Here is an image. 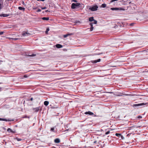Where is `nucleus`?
<instances>
[{
	"label": "nucleus",
	"mask_w": 148,
	"mask_h": 148,
	"mask_svg": "<svg viewBox=\"0 0 148 148\" xmlns=\"http://www.w3.org/2000/svg\"><path fill=\"white\" fill-rule=\"evenodd\" d=\"M22 117L23 118H28V119H29L30 118L29 116H27V115H25L24 116H23V117Z\"/></svg>",
	"instance_id": "obj_21"
},
{
	"label": "nucleus",
	"mask_w": 148,
	"mask_h": 148,
	"mask_svg": "<svg viewBox=\"0 0 148 148\" xmlns=\"http://www.w3.org/2000/svg\"><path fill=\"white\" fill-rule=\"evenodd\" d=\"M42 19L43 20L48 21L49 19V18L48 17H44L42 18Z\"/></svg>",
	"instance_id": "obj_17"
},
{
	"label": "nucleus",
	"mask_w": 148,
	"mask_h": 148,
	"mask_svg": "<svg viewBox=\"0 0 148 148\" xmlns=\"http://www.w3.org/2000/svg\"><path fill=\"white\" fill-rule=\"evenodd\" d=\"M33 99L32 97L30 99V100L31 101H32L33 100ZM28 100L29 101V99Z\"/></svg>",
	"instance_id": "obj_33"
},
{
	"label": "nucleus",
	"mask_w": 148,
	"mask_h": 148,
	"mask_svg": "<svg viewBox=\"0 0 148 148\" xmlns=\"http://www.w3.org/2000/svg\"><path fill=\"white\" fill-rule=\"evenodd\" d=\"M1 84V83H0V84Z\"/></svg>",
	"instance_id": "obj_44"
},
{
	"label": "nucleus",
	"mask_w": 148,
	"mask_h": 148,
	"mask_svg": "<svg viewBox=\"0 0 148 148\" xmlns=\"http://www.w3.org/2000/svg\"><path fill=\"white\" fill-rule=\"evenodd\" d=\"M142 118V116H138V119H140Z\"/></svg>",
	"instance_id": "obj_32"
},
{
	"label": "nucleus",
	"mask_w": 148,
	"mask_h": 148,
	"mask_svg": "<svg viewBox=\"0 0 148 148\" xmlns=\"http://www.w3.org/2000/svg\"><path fill=\"white\" fill-rule=\"evenodd\" d=\"M84 5H81L79 3H73L72 4L71 8L72 9H74L76 8L77 7L79 6L81 8H83L84 7Z\"/></svg>",
	"instance_id": "obj_1"
},
{
	"label": "nucleus",
	"mask_w": 148,
	"mask_h": 148,
	"mask_svg": "<svg viewBox=\"0 0 148 148\" xmlns=\"http://www.w3.org/2000/svg\"><path fill=\"white\" fill-rule=\"evenodd\" d=\"M147 50H148V49Z\"/></svg>",
	"instance_id": "obj_45"
},
{
	"label": "nucleus",
	"mask_w": 148,
	"mask_h": 148,
	"mask_svg": "<svg viewBox=\"0 0 148 148\" xmlns=\"http://www.w3.org/2000/svg\"><path fill=\"white\" fill-rule=\"evenodd\" d=\"M9 38L10 39H12V40H16L19 39V38Z\"/></svg>",
	"instance_id": "obj_22"
},
{
	"label": "nucleus",
	"mask_w": 148,
	"mask_h": 148,
	"mask_svg": "<svg viewBox=\"0 0 148 148\" xmlns=\"http://www.w3.org/2000/svg\"><path fill=\"white\" fill-rule=\"evenodd\" d=\"M49 28H48L45 31V33L47 34L48 33V32L49 31Z\"/></svg>",
	"instance_id": "obj_23"
},
{
	"label": "nucleus",
	"mask_w": 148,
	"mask_h": 148,
	"mask_svg": "<svg viewBox=\"0 0 148 148\" xmlns=\"http://www.w3.org/2000/svg\"><path fill=\"white\" fill-rule=\"evenodd\" d=\"M50 131L51 132H55L56 131L54 130V127H52L51 128Z\"/></svg>",
	"instance_id": "obj_19"
},
{
	"label": "nucleus",
	"mask_w": 148,
	"mask_h": 148,
	"mask_svg": "<svg viewBox=\"0 0 148 148\" xmlns=\"http://www.w3.org/2000/svg\"><path fill=\"white\" fill-rule=\"evenodd\" d=\"M92 25H93V23H90V26H91V27L90 29V31H92L94 27Z\"/></svg>",
	"instance_id": "obj_10"
},
{
	"label": "nucleus",
	"mask_w": 148,
	"mask_h": 148,
	"mask_svg": "<svg viewBox=\"0 0 148 148\" xmlns=\"http://www.w3.org/2000/svg\"><path fill=\"white\" fill-rule=\"evenodd\" d=\"M130 25H131V26H132L133 25V23H131V24H130Z\"/></svg>",
	"instance_id": "obj_42"
},
{
	"label": "nucleus",
	"mask_w": 148,
	"mask_h": 148,
	"mask_svg": "<svg viewBox=\"0 0 148 148\" xmlns=\"http://www.w3.org/2000/svg\"><path fill=\"white\" fill-rule=\"evenodd\" d=\"M41 11V10L40 9H38V10L37 11V12H40Z\"/></svg>",
	"instance_id": "obj_35"
},
{
	"label": "nucleus",
	"mask_w": 148,
	"mask_h": 148,
	"mask_svg": "<svg viewBox=\"0 0 148 148\" xmlns=\"http://www.w3.org/2000/svg\"><path fill=\"white\" fill-rule=\"evenodd\" d=\"M120 137H121V139H124V137L121 135V136H120Z\"/></svg>",
	"instance_id": "obj_29"
},
{
	"label": "nucleus",
	"mask_w": 148,
	"mask_h": 148,
	"mask_svg": "<svg viewBox=\"0 0 148 148\" xmlns=\"http://www.w3.org/2000/svg\"><path fill=\"white\" fill-rule=\"evenodd\" d=\"M106 6V5L105 3H103L101 5V7L102 8H105Z\"/></svg>",
	"instance_id": "obj_20"
},
{
	"label": "nucleus",
	"mask_w": 148,
	"mask_h": 148,
	"mask_svg": "<svg viewBox=\"0 0 148 148\" xmlns=\"http://www.w3.org/2000/svg\"><path fill=\"white\" fill-rule=\"evenodd\" d=\"M49 103V102L48 101H45L44 102V104L45 106H47Z\"/></svg>",
	"instance_id": "obj_16"
},
{
	"label": "nucleus",
	"mask_w": 148,
	"mask_h": 148,
	"mask_svg": "<svg viewBox=\"0 0 148 148\" xmlns=\"http://www.w3.org/2000/svg\"><path fill=\"white\" fill-rule=\"evenodd\" d=\"M100 61H101V59H99L98 60H96L92 61V62L93 63H96L97 62H100Z\"/></svg>",
	"instance_id": "obj_12"
},
{
	"label": "nucleus",
	"mask_w": 148,
	"mask_h": 148,
	"mask_svg": "<svg viewBox=\"0 0 148 148\" xmlns=\"http://www.w3.org/2000/svg\"><path fill=\"white\" fill-rule=\"evenodd\" d=\"M69 35H70V34H66V35H64V38H66L68 36H69Z\"/></svg>",
	"instance_id": "obj_24"
},
{
	"label": "nucleus",
	"mask_w": 148,
	"mask_h": 148,
	"mask_svg": "<svg viewBox=\"0 0 148 148\" xmlns=\"http://www.w3.org/2000/svg\"><path fill=\"white\" fill-rule=\"evenodd\" d=\"M30 35V34L28 33V32H23L22 34V35L23 36H27V35Z\"/></svg>",
	"instance_id": "obj_6"
},
{
	"label": "nucleus",
	"mask_w": 148,
	"mask_h": 148,
	"mask_svg": "<svg viewBox=\"0 0 148 148\" xmlns=\"http://www.w3.org/2000/svg\"><path fill=\"white\" fill-rule=\"evenodd\" d=\"M40 108V107H37L36 108H33L32 109L35 112H38Z\"/></svg>",
	"instance_id": "obj_8"
},
{
	"label": "nucleus",
	"mask_w": 148,
	"mask_h": 148,
	"mask_svg": "<svg viewBox=\"0 0 148 148\" xmlns=\"http://www.w3.org/2000/svg\"><path fill=\"white\" fill-rule=\"evenodd\" d=\"M125 95L126 96H132V95H131V94H125Z\"/></svg>",
	"instance_id": "obj_36"
},
{
	"label": "nucleus",
	"mask_w": 148,
	"mask_h": 148,
	"mask_svg": "<svg viewBox=\"0 0 148 148\" xmlns=\"http://www.w3.org/2000/svg\"><path fill=\"white\" fill-rule=\"evenodd\" d=\"M110 9L112 10H124L122 8H112Z\"/></svg>",
	"instance_id": "obj_3"
},
{
	"label": "nucleus",
	"mask_w": 148,
	"mask_h": 148,
	"mask_svg": "<svg viewBox=\"0 0 148 148\" xmlns=\"http://www.w3.org/2000/svg\"><path fill=\"white\" fill-rule=\"evenodd\" d=\"M97 143L96 141H95L94 142V143Z\"/></svg>",
	"instance_id": "obj_41"
},
{
	"label": "nucleus",
	"mask_w": 148,
	"mask_h": 148,
	"mask_svg": "<svg viewBox=\"0 0 148 148\" xmlns=\"http://www.w3.org/2000/svg\"><path fill=\"white\" fill-rule=\"evenodd\" d=\"M36 55V54H33L31 55H29V56H35Z\"/></svg>",
	"instance_id": "obj_28"
},
{
	"label": "nucleus",
	"mask_w": 148,
	"mask_h": 148,
	"mask_svg": "<svg viewBox=\"0 0 148 148\" xmlns=\"http://www.w3.org/2000/svg\"><path fill=\"white\" fill-rule=\"evenodd\" d=\"M110 133V131H108L105 134L106 135H107L108 134H109Z\"/></svg>",
	"instance_id": "obj_27"
},
{
	"label": "nucleus",
	"mask_w": 148,
	"mask_h": 148,
	"mask_svg": "<svg viewBox=\"0 0 148 148\" xmlns=\"http://www.w3.org/2000/svg\"><path fill=\"white\" fill-rule=\"evenodd\" d=\"M24 77H25V78H26V77H27V76L26 75H25L24 76Z\"/></svg>",
	"instance_id": "obj_39"
},
{
	"label": "nucleus",
	"mask_w": 148,
	"mask_h": 148,
	"mask_svg": "<svg viewBox=\"0 0 148 148\" xmlns=\"http://www.w3.org/2000/svg\"><path fill=\"white\" fill-rule=\"evenodd\" d=\"M2 8V5L1 4H0V10Z\"/></svg>",
	"instance_id": "obj_31"
},
{
	"label": "nucleus",
	"mask_w": 148,
	"mask_h": 148,
	"mask_svg": "<svg viewBox=\"0 0 148 148\" xmlns=\"http://www.w3.org/2000/svg\"><path fill=\"white\" fill-rule=\"evenodd\" d=\"M0 121H14V119H3V118H0Z\"/></svg>",
	"instance_id": "obj_7"
},
{
	"label": "nucleus",
	"mask_w": 148,
	"mask_h": 148,
	"mask_svg": "<svg viewBox=\"0 0 148 148\" xmlns=\"http://www.w3.org/2000/svg\"><path fill=\"white\" fill-rule=\"evenodd\" d=\"M7 131L8 132H12V130L10 128H9L7 130Z\"/></svg>",
	"instance_id": "obj_26"
},
{
	"label": "nucleus",
	"mask_w": 148,
	"mask_h": 148,
	"mask_svg": "<svg viewBox=\"0 0 148 148\" xmlns=\"http://www.w3.org/2000/svg\"><path fill=\"white\" fill-rule=\"evenodd\" d=\"M46 8V7H44L41 8V9L42 10H44Z\"/></svg>",
	"instance_id": "obj_34"
},
{
	"label": "nucleus",
	"mask_w": 148,
	"mask_h": 148,
	"mask_svg": "<svg viewBox=\"0 0 148 148\" xmlns=\"http://www.w3.org/2000/svg\"><path fill=\"white\" fill-rule=\"evenodd\" d=\"M47 11H48V10H47L45 12H47Z\"/></svg>",
	"instance_id": "obj_43"
},
{
	"label": "nucleus",
	"mask_w": 148,
	"mask_h": 148,
	"mask_svg": "<svg viewBox=\"0 0 148 148\" xmlns=\"http://www.w3.org/2000/svg\"><path fill=\"white\" fill-rule=\"evenodd\" d=\"M86 114H89V115H93L94 116H97L96 115L94 114V113L90 111L86 112L85 113Z\"/></svg>",
	"instance_id": "obj_5"
},
{
	"label": "nucleus",
	"mask_w": 148,
	"mask_h": 148,
	"mask_svg": "<svg viewBox=\"0 0 148 148\" xmlns=\"http://www.w3.org/2000/svg\"><path fill=\"white\" fill-rule=\"evenodd\" d=\"M3 33V32H0V35L2 34Z\"/></svg>",
	"instance_id": "obj_37"
},
{
	"label": "nucleus",
	"mask_w": 148,
	"mask_h": 148,
	"mask_svg": "<svg viewBox=\"0 0 148 148\" xmlns=\"http://www.w3.org/2000/svg\"><path fill=\"white\" fill-rule=\"evenodd\" d=\"M94 20L93 17H90L89 18V21L90 22H92Z\"/></svg>",
	"instance_id": "obj_14"
},
{
	"label": "nucleus",
	"mask_w": 148,
	"mask_h": 148,
	"mask_svg": "<svg viewBox=\"0 0 148 148\" xmlns=\"http://www.w3.org/2000/svg\"><path fill=\"white\" fill-rule=\"evenodd\" d=\"M18 9L20 10H23V11H24L25 9L24 8L21 7H18Z\"/></svg>",
	"instance_id": "obj_15"
},
{
	"label": "nucleus",
	"mask_w": 148,
	"mask_h": 148,
	"mask_svg": "<svg viewBox=\"0 0 148 148\" xmlns=\"http://www.w3.org/2000/svg\"><path fill=\"white\" fill-rule=\"evenodd\" d=\"M87 8H88L89 10L91 11H94L97 10V9L98 8V6L97 5H95L92 6H88Z\"/></svg>",
	"instance_id": "obj_2"
},
{
	"label": "nucleus",
	"mask_w": 148,
	"mask_h": 148,
	"mask_svg": "<svg viewBox=\"0 0 148 148\" xmlns=\"http://www.w3.org/2000/svg\"><path fill=\"white\" fill-rule=\"evenodd\" d=\"M37 1H44L45 0H37Z\"/></svg>",
	"instance_id": "obj_40"
},
{
	"label": "nucleus",
	"mask_w": 148,
	"mask_h": 148,
	"mask_svg": "<svg viewBox=\"0 0 148 148\" xmlns=\"http://www.w3.org/2000/svg\"><path fill=\"white\" fill-rule=\"evenodd\" d=\"M54 141L56 143H59L60 142V140L58 138L55 139Z\"/></svg>",
	"instance_id": "obj_13"
},
{
	"label": "nucleus",
	"mask_w": 148,
	"mask_h": 148,
	"mask_svg": "<svg viewBox=\"0 0 148 148\" xmlns=\"http://www.w3.org/2000/svg\"><path fill=\"white\" fill-rule=\"evenodd\" d=\"M16 139H17V140L18 141H21V138H16Z\"/></svg>",
	"instance_id": "obj_30"
},
{
	"label": "nucleus",
	"mask_w": 148,
	"mask_h": 148,
	"mask_svg": "<svg viewBox=\"0 0 148 148\" xmlns=\"http://www.w3.org/2000/svg\"><path fill=\"white\" fill-rule=\"evenodd\" d=\"M146 103H138L136 104H135L133 105V107H140L141 106H143L146 105Z\"/></svg>",
	"instance_id": "obj_4"
},
{
	"label": "nucleus",
	"mask_w": 148,
	"mask_h": 148,
	"mask_svg": "<svg viewBox=\"0 0 148 148\" xmlns=\"http://www.w3.org/2000/svg\"><path fill=\"white\" fill-rule=\"evenodd\" d=\"M9 15L8 14H0V16L1 17H6L9 16Z\"/></svg>",
	"instance_id": "obj_9"
},
{
	"label": "nucleus",
	"mask_w": 148,
	"mask_h": 148,
	"mask_svg": "<svg viewBox=\"0 0 148 148\" xmlns=\"http://www.w3.org/2000/svg\"><path fill=\"white\" fill-rule=\"evenodd\" d=\"M121 134H120L116 133L115 134V135L119 138L120 137V136H121Z\"/></svg>",
	"instance_id": "obj_18"
},
{
	"label": "nucleus",
	"mask_w": 148,
	"mask_h": 148,
	"mask_svg": "<svg viewBox=\"0 0 148 148\" xmlns=\"http://www.w3.org/2000/svg\"><path fill=\"white\" fill-rule=\"evenodd\" d=\"M56 46L58 48H60L63 47L62 45L60 44H57L56 45Z\"/></svg>",
	"instance_id": "obj_11"
},
{
	"label": "nucleus",
	"mask_w": 148,
	"mask_h": 148,
	"mask_svg": "<svg viewBox=\"0 0 148 148\" xmlns=\"http://www.w3.org/2000/svg\"><path fill=\"white\" fill-rule=\"evenodd\" d=\"M72 1L75 2H77V1L76 0H72Z\"/></svg>",
	"instance_id": "obj_38"
},
{
	"label": "nucleus",
	"mask_w": 148,
	"mask_h": 148,
	"mask_svg": "<svg viewBox=\"0 0 148 148\" xmlns=\"http://www.w3.org/2000/svg\"><path fill=\"white\" fill-rule=\"evenodd\" d=\"M94 23H92L93 24H96L97 23V21L95 20H94Z\"/></svg>",
	"instance_id": "obj_25"
}]
</instances>
